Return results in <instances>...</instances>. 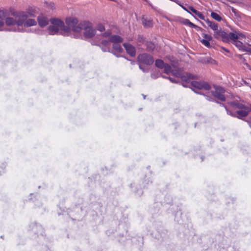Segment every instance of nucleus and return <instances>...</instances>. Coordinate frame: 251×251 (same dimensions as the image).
<instances>
[{
  "label": "nucleus",
  "mask_w": 251,
  "mask_h": 251,
  "mask_svg": "<svg viewBox=\"0 0 251 251\" xmlns=\"http://www.w3.org/2000/svg\"><path fill=\"white\" fill-rule=\"evenodd\" d=\"M211 16L213 19L218 22L222 20L221 16L219 14L213 11L211 13Z\"/></svg>",
  "instance_id": "22"
},
{
  "label": "nucleus",
  "mask_w": 251,
  "mask_h": 251,
  "mask_svg": "<svg viewBox=\"0 0 251 251\" xmlns=\"http://www.w3.org/2000/svg\"><path fill=\"white\" fill-rule=\"evenodd\" d=\"M38 21L39 25L41 27H44L49 24L48 19L42 15L38 17Z\"/></svg>",
  "instance_id": "18"
},
{
  "label": "nucleus",
  "mask_w": 251,
  "mask_h": 251,
  "mask_svg": "<svg viewBox=\"0 0 251 251\" xmlns=\"http://www.w3.org/2000/svg\"><path fill=\"white\" fill-rule=\"evenodd\" d=\"M201 24L203 25V26H205L204 24L202 23V22H201Z\"/></svg>",
  "instance_id": "45"
},
{
  "label": "nucleus",
  "mask_w": 251,
  "mask_h": 251,
  "mask_svg": "<svg viewBox=\"0 0 251 251\" xmlns=\"http://www.w3.org/2000/svg\"><path fill=\"white\" fill-rule=\"evenodd\" d=\"M144 0L146 1L147 2H149L148 0Z\"/></svg>",
  "instance_id": "51"
},
{
  "label": "nucleus",
  "mask_w": 251,
  "mask_h": 251,
  "mask_svg": "<svg viewBox=\"0 0 251 251\" xmlns=\"http://www.w3.org/2000/svg\"><path fill=\"white\" fill-rule=\"evenodd\" d=\"M194 91L195 93H197V94H201V93H200V92L199 91H197V90H194Z\"/></svg>",
  "instance_id": "40"
},
{
  "label": "nucleus",
  "mask_w": 251,
  "mask_h": 251,
  "mask_svg": "<svg viewBox=\"0 0 251 251\" xmlns=\"http://www.w3.org/2000/svg\"><path fill=\"white\" fill-rule=\"evenodd\" d=\"M49 6L52 9L54 8V5L53 3H50V4H49Z\"/></svg>",
  "instance_id": "35"
},
{
  "label": "nucleus",
  "mask_w": 251,
  "mask_h": 251,
  "mask_svg": "<svg viewBox=\"0 0 251 251\" xmlns=\"http://www.w3.org/2000/svg\"><path fill=\"white\" fill-rule=\"evenodd\" d=\"M8 16L7 12L5 10H0V31L3 30V26L4 25V20H6ZM12 18H14L13 16Z\"/></svg>",
  "instance_id": "14"
},
{
  "label": "nucleus",
  "mask_w": 251,
  "mask_h": 251,
  "mask_svg": "<svg viewBox=\"0 0 251 251\" xmlns=\"http://www.w3.org/2000/svg\"><path fill=\"white\" fill-rule=\"evenodd\" d=\"M32 230L36 234L43 235L44 229L42 226L35 224L32 225Z\"/></svg>",
  "instance_id": "20"
},
{
  "label": "nucleus",
  "mask_w": 251,
  "mask_h": 251,
  "mask_svg": "<svg viewBox=\"0 0 251 251\" xmlns=\"http://www.w3.org/2000/svg\"><path fill=\"white\" fill-rule=\"evenodd\" d=\"M143 97H144V99H145V98H146V96L143 95Z\"/></svg>",
  "instance_id": "50"
},
{
  "label": "nucleus",
  "mask_w": 251,
  "mask_h": 251,
  "mask_svg": "<svg viewBox=\"0 0 251 251\" xmlns=\"http://www.w3.org/2000/svg\"><path fill=\"white\" fill-rule=\"evenodd\" d=\"M191 86L195 89L200 90L204 89L205 90H209L210 89V86L206 82L203 81H193L191 83Z\"/></svg>",
  "instance_id": "10"
},
{
  "label": "nucleus",
  "mask_w": 251,
  "mask_h": 251,
  "mask_svg": "<svg viewBox=\"0 0 251 251\" xmlns=\"http://www.w3.org/2000/svg\"><path fill=\"white\" fill-rule=\"evenodd\" d=\"M181 23L186 25V26H188L190 27H192V26H193V23H192V22H191L188 19H182V21H181Z\"/></svg>",
  "instance_id": "26"
},
{
  "label": "nucleus",
  "mask_w": 251,
  "mask_h": 251,
  "mask_svg": "<svg viewBox=\"0 0 251 251\" xmlns=\"http://www.w3.org/2000/svg\"><path fill=\"white\" fill-rule=\"evenodd\" d=\"M247 51L250 52L251 53V48H249Z\"/></svg>",
  "instance_id": "42"
},
{
  "label": "nucleus",
  "mask_w": 251,
  "mask_h": 251,
  "mask_svg": "<svg viewBox=\"0 0 251 251\" xmlns=\"http://www.w3.org/2000/svg\"><path fill=\"white\" fill-rule=\"evenodd\" d=\"M223 50H225L227 52H229V51H228L227 49H225V48H223Z\"/></svg>",
  "instance_id": "43"
},
{
  "label": "nucleus",
  "mask_w": 251,
  "mask_h": 251,
  "mask_svg": "<svg viewBox=\"0 0 251 251\" xmlns=\"http://www.w3.org/2000/svg\"><path fill=\"white\" fill-rule=\"evenodd\" d=\"M184 9L187 11L188 13L192 14V15L196 19V17H198L201 20H205V16L202 14L201 12L197 10L192 6H190L188 8V9L186 8Z\"/></svg>",
  "instance_id": "11"
},
{
  "label": "nucleus",
  "mask_w": 251,
  "mask_h": 251,
  "mask_svg": "<svg viewBox=\"0 0 251 251\" xmlns=\"http://www.w3.org/2000/svg\"><path fill=\"white\" fill-rule=\"evenodd\" d=\"M138 59L139 62L148 65L152 64L154 62L153 57L147 53L139 54L138 56Z\"/></svg>",
  "instance_id": "7"
},
{
  "label": "nucleus",
  "mask_w": 251,
  "mask_h": 251,
  "mask_svg": "<svg viewBox=\"0 0 251 251\" xmlns=\"http://www.w3.org/2000/svg\"><path fill=\"white\" fill-rule=\"evenodd\" d=\"M202 36L203 37V39L200 40L201 43L207 48H210L211 45L209 41L212 40L211 35L203 32L202 33Z\"/></svg>",
  "instance_id": "12"
},
{
  "label": "nucleus",
  "mask_w": 251,
  "mask_h": 251,
  "mask_svg": "<svg viewBox=\"0 0 251 251\" xmlns=\"http://www.w3.org/2000/svg\"><path fill=\"white\" fill-rule=\"evenodd\" d=\"M142 23L145 27H151L153 25L152 21L147 19H143Z\"/></svg>",
  "instance_id": "21"
},
{
  "label": "nucleus",
  "mask_w": 251,
  "mask_h": 251,
  "mask_svg": "<svg viewBox=\"0 0 251 251\" xmlns=\"http://www.w3.org/2000/svg\"><path fill=\"white\" fill-rule=\"evenodd\" d=\"M232 12H233L235 14V15H236V16L237 15L238 11L236 9H235L234 8H232Z\"/></svg>",
  "instance_id": "34"
},
{
  "label": "nucleus",
  "mask_w": 251,
  "mask_h": 251,
  "mask_svg": "<svg viewBox=\"0 0 251 251\" xmlns=\"http://www.w3.org/2000/svg\"><path fill=\"white\" fill-rule=\"evenodd\" d=\"M83 24L84 26L83 29H84V35L85 37L92 38L96 34V30L91 26L90 25V24L84 22Z\"/></svg>",
  "instance_id": "8"
},
{
  "label": "nucleus",
  "mask_w": 251,
  "mask_h": 251,
  "mask_svg": "<svg viewBox=\"0 0 251 251\" xmlns=\"http://www.w3.org/2000/svg\"><path fill=\"white\" fill-rule=\"evenodd\" d=\"M205 97H206V99L207 100H209V101H213V100H213V98H212V97H210V96H208V95H205Z\"/></svg>",
  "instance_id": "33"
},
{
  "label": "nucleus",
  "mask_w": 251,
  "mask_h": 251,
  "mask_svg": "<svg viewBox=\"0 0 251 251\" xmlns=\"http://www.w3.org/2000/svg\"><path fill=\"white\" fill-rule=\"evenodd\" d=\"M179 76L183 81L189 82L191 79H193L195 78L194 75L190 73H187L184 75H179Z\"/></svg>",
  "instance_id": "19"
},
{
  "label": "nucleus",
  "mask_w": 251,
  "mask_h": 251,
  "mask_svg": "<svg viewBox=\"0 0 251 251\" xmlns=\"http://www.w3.org/2000/svg\"><path fill=\"white\" fill-rule=\"evenodd\" d=\"M162 77H163V78H168V77H166V76H164V75H162Z\"/></svg>",
  "instance_id": "47"
},
{
  "label": "nucleus",
  "mask_w": 251,
  "mask_h": 251,
  "mask_svg": "<svg viewBox=\"0 0 251 251\" xmlns=\"http://www.w3.org/2000/svg\"><path fill=\"white\" fill-rule=\"evenodd\" d=\"M131 64H134V61H131Z\"/></svg>",
  "instance_id": "48"
},
{
  "label": "nucleus",
  "mask_w": 251,
  "mask_h": 251,
  "mask_svg": "<svg viewBox=\"0 0 251 251\" xmlns=\"http://www.w3.org/2000/svg\"><path fill=\"white\" fill-rule=\"evenodd\" d=\"M139 68L141 70H142L143 72H146L147 71L145 70L144 68L142 67V65H139Z\"/></svg>",
  "instance_id": "36"
},
{
  "label": "nucleus",
  "mask_w": 251,
  "mask_h": 251,
  "mask_svg": "<svg viewBox=\"0 0 251 251\" xmlns=\"http://www.w3.org/2000/svg\"><path fill=\"white\" fill-rule=\"evenodd\" d=\"M203 20L206 22L208 26L209 27H210V28H211L213 30H214V32H216L219 30V29H218V25L217 23L211 21L208 19H206L205 18V20Z\"/></svg>",
  "instance_id": "17"
},
{
  "label": "nucleus",
  "mask_w": 251,
  "mask_h": 251,
  "mask_svg": "<svg viewBox=\"0 0 251 251\" xmlns=\"http://www.w3.org/2000/svg\"><path fill=\"white\" fill-rule=\"evenodd\" d=\"M224 106V107H225L226 110L227 109V108L226 107V106Z\"/></svg>",
  "instance_id": "52"
},
{
  "label": "nucleus",
  "mask_w": 251,
  "mask_h": 251,
  "mask_svg": "<svg viewBox=\"0 0 251 251\" xmlns=\"http://www.w3.org/2000/svg\"><path fill=\"white\" fill-rule=\"evenodd\" d=\"M229 36L230 37V40L232 41V43L234 41L238 39L239 36H238V33L236 34L233 32H230L229 33Z\"/></svg>",
  "instance_id": "25"
},
{
  "label": "nucleus",
  "mask_w": 251,
  "mask_h": 251,
  "mask_svg": "<svg viewBox=\"0 0 251 251\" xmlns=\"http://www.w3.org/2000/svg\"><path fill=\"white\" fill-rule=\"evenodd\" d=\"M172 82H176V81H174V79L173 78H171V77H169L168 78Z\"/></svg>",
  "instance_id": "39"
},
{
  "label": "nucleus",
  "mask_w": 251,
  "mask_h": 251,
  "mask_svg": "<svg viewBox=\"0 0 251 251\" xmlns=\"http://www.w3.org/2000/svg\"><path fill=\"white\" fill-rule=\"evenodd\" d=\"M113 48L114 50L115 51L117 52H121L123 51V49L121 46L118 44H113Z\"/></svg>",
  "instance_id": "24"
},
{
  "label": "nucleus",
  "mask_w": 251,
  "mask_h": 251,
  "mask_svg": "<svg viewBox=\"0 0 251 251\" xmlns=\"http://www.w3.org/2000/svg\"><path fill=\"white\" fill-rule=\"evenodd\" d=\"M112 53L115 55L116 56H117V57H122V56H120V55H119L118 54H117L115 52H112Z\"/></svg>",
  "instance_id": "37"
},
{
  "label": "nucleus",
  "mask_w": 251,
  "mask_h": 251,
  "mask_svg": "<svg viewBox=\"0 0 251 251\" xmlns=\"http://www.w3.org/2000/svg\"><path fill=\"white\" fill-rule=\"evenodd\" d=\"M251 110V105L250 107H247L243 109H240L236 111V112H232L228 109H226L227 113L233 117H237L239 118L244 117L248 115L249 112Z\"/></svg>",
  "instance_id": "5"
},
{
  "label": "nucleus",
  "mask_w": 251,
  "mask_h": 251,
  "mask_svg": "<svg viewBox=\"0 0 251 251\" xmlns=\"http://www.w3.org/2000/svg\"><path fill=\"white\" fill-rule=\"evenodd\" d=\"M154 48V45H151V49H153Z\"/></svg>",
  "instance_id": "46"
},
{
  "label": "nucleus",
  "mask_w": 251,
  "mask_h": 251,
  "mask_svg": "<svg viewBox=\"0 0 251 251\" xmlns=\"http://www.w3.org/2000/svg\"><path fill=\"white\" fill-rule=\"evenodd\" d=\"M240 58H241V57H242V55H240Z\"/></svg>",
  "instance_id": "53"
},
{
  "label": "nucleus",
  "mask_w": 251,
  "mask_h": 251,
  "mask_svg": "<svg viewBox=\"0 0 251 251\" xmlns=\"http://www.w3.org/2000/svg\"><path fill=\"white\" fill-rule=\"evenodd\" d=\"M238 36H239L238 39L244 41V40H246V38L247 37L248 35H246L243 33H238Z\"/></svg>",
  "instance_id": "28"
},
{
  "label": "nucleus",
  "mask_w": 251,
  "mask_h": 251,
  "mask_svg": "<svg viewBox=\"0 0 251 251\" xmlns=\"http://www.w3.org/2000/svg\"><path fill=\"white\" fill-rule=\"evenodd\" d=\"M11 15L14 18H8L6 20V24L7 25L13 26L9 31L24 32L25 31L23 25L25 27L35 25L36 21L33 19H28L34 17V14L31 12H12Z\"/></svg>",
  "instance_id": "1"
},
{
  "label": "nucleus",
  "mask_w": 251,
  "mask_h": 251,
  "mask_svg": "<svg viewBox=\"0 0 251 251\" xmlns=\"http://www.w3.org/2000/svg\"><path fill=\"white\" fill-rule=\"evenodd\" d=\"M97 28V29L100 32H103L105 30V27L104 25L101 24L98 25Z\"/></svg>",
  "instance_id": "31"
},
{
  "label": "nucleus",
  "mask_w": 251,
  "mask_h": 251,
  "mask_svg": "<svg viewBox=\"0 0 251 251\" xmlns=\"http://www.w3.org/2000/svg\"><path fill=\"white\" fill-rule=\"evenodd\" d=\"M111 32H110V31L107 30L106 32H105L104 33H102V36L103 37H106L109 36L111 35Z\"/></svg>",
  "instance_id": "32"
},
{
  "label": "nucleus",
  "mask_w": 251,
  "mask_h": 251,
  "mask_svg": "<svg viewBox=\"0 0 251 251\" xmlns=\"http://www.w3.org/2000/svg\"><path fill=\"white\" fill-rule=\"evenodd\" d=\"M51 25L48 27L50 34L67 35L69 32V28L65 25L60 20L52 18L50 19Z\"/></svg>",
  "instance_id": "2"
},
{
  "label": "nucleus",
  "mask_w": 251,
  "mask_h": 251,
  "mask_svg": "<svg viewBox=\"0 0 251 251\" xmlns=\"http://www.w3.org/2000/svg\"><path fill=\"white\" fill-rule=\"evenodd\" d=\"M165 64L163 61L161 59H156L155 61V66L158 68L163 69Z\"/></svg>",
  "instance_id": "23"
},
{
  "label": "nucleus",
  "mask_w": 251,
  "mask_h": 251,
  "mask_svg": "<svg viewBox=\"0 0 251 251\" xmlns=\"http://www.w3.org/2000/svg\"><path fill=\"white\" fill-rule=\"evenodd\" d=\"M232 44H234L239 50L243 51H247L249 48V47L244 45L241 41L238 40L234 41Z\"/></svg>",
  "instance_id": "16"
},
{
  "label": "nucleus",
  "mask_w": 251,
  "mask_h": 251,
  "mask_svg": "<svg viewBox=\"0 0 251 251\" xmlns=\"http://www.w3.org/2000/svg\"><path fill=\"white\" fill-rule=\"evenodd\" d=\"M248 123L249 124L250 127L251 128V121H248Z\"/></svg>",
  "instance_id": "41"
},
{
  "label": "nucleus",
  "mask_w": 251,
  "mask_h": 251,
  "mask_svg": "<svg viewBox=\"0 0 251 251\" xmlns=\"http://www.w3.org/2000/svg\"><path fill=\"white\" fill-rule=\"evenodd\" d=\"M122 41L123 39L120 36L118 35H113L109 38L108 40H102L100 43V47L101 50L104 52H111L110 42L113 44H118L122 42Z\"/></svg>",
  "instance_id": "4"
},
{
  "label": "nucleus",
  "mask_w": 251,
  "mask_h": 251,
  "mask_svg": "<svg viewBox=\"0 0 251 251\" xmlns=\"http://www.w3.org/2000/svg\"><path fill=\"white\" fill-rule=\"evenodd\" d=\"M245 65L250 70H251V67L248 63H245Z\"/></svg>",
  "instance_id": "38"
},
{
  "label": "nucleus",
  "mask_w": 251,
  "mask_h": 251,
  "mask_svg": "<svg viewBox=\"0 0 251 251\" xmlns=\"http://www.w3.org/2000/svg\"><path fill=\"white\" fill-rule=\"evenodd\" d=\"M214 37L217 39H222L223 42H228L230 41L229 34L220 29L219 31L214 32Z\"/></svg>",
  "instance_id": "9"
},
{
  "label": "nucleus",
  "mask_w": 251,
  "mask_h": 251,
  "mask_svg": "<svg viewBox=\"0 0 251 251\" xmlns=\"http://www.w3.org/2000/svg\"><path fill=\"white\" fill-rule=\"evenodd\" d=\"M151 77H152V78H156V77L154 76V75H153V74H152V75H151Z\"/></svg>",
  "instance_id": "44"
},
{
  "label": "nucleus",
  "mask_w": 251,
  "mask_h": 251,
  "mask_svg": "<svg viewBox=\"0 0 251 251\" xmlns=\"http://www.w3.org/2000/svg\"><path fill=\"white\" fill-rule=\"evenodd\" d=\"M225 92V89L220 86H218L215 88L214 91L211 92V96L220 100L225 101L226 98L224 95Z\"/></svg>",
  "instance_id": "6"
},
{
  "label": "nucleus",
  "mask_w": 251,
  "mask_h": 251,
  "mask_svg": "<svg viewBox=\"0 0 251 251\" xmlns=\"http://www.w3.org/2000/svg\"><path fill=\"white\" fill-rule=\"evenodd\" d=\"M220 105H221V106H224V105L223 103H220Z\"/></svg>",
  "instance_id": "49"
},
{
  "label": "nucleus",
  "mask_w": 251,
  "mask_h": 251,
  "mask_svg": "<svg viewBox=\"0 0 251 251\" xmlns=\"http://www.w3.org/2000/svg\"><path fill=\"white\" fill-rule=\"evenodd\" d=\"M163 69H164V72L166 74H169L172 71V68L171 66L167 64H165Z\"/></svg>",
  "instance_id": "27"
},
{
  "label": "nucleus",
  "mask_w": 251,
  "mask_h": 251,
  "mask_svg": "<svg viewBox=\"0 0 251 251\" xmlns=\"http://www.w3.org/2000/svg\"><path fill=\"white\" fill-rule=\"evenodd\" d=\"M66 23L68 26L67 27L69 28V32L72 29L73 31L79 33L81 31L84 26L83 22L78 23L77 19L74 17L66 18Z\"/></svg>",
  "instance_id": "3"
},
{
  "label": "nucleus",
  "mask_w": 251,
  "mask_h": 251,
  "mask_svg": "<svg viewBox=\"0 0 251 251\" xmlns=\"http://www.w3.org/2000/svg\"><path fill=\"white\" fill-rule=\"evenodd\" d=\"M124 47H125L126 52L131 56H134L135 55L136 50L134 46L128 43H124Z\"/></svg>",
  "instance_id": "13"
},
{
  "label": "nucleus",
  "mask_w": 251,
  "mask_h": 251,
  "mask_svg": "<svg viewBox=\"0 0 251 251\" xmlns=\"http://www.w3.org/2000/svg\"><path fill=\"white\" fill-rule=\"evenodd\" d=\"M192 28H194L197 31H201L203 32L204 31V30L202 29L201 27L198 26V25L193 24V26H192Z\"/></svg>",
  "instance_id": "30"
},
{
  "label": "nucleus",
  "mask_w": 251,
  "mask_h": 251,
  "mask_svg": "<svg viewBox=\"0 0 251 251\" xmlns=\"http://www.w3.org/2000/svg\"><path fill=\"white\" fill-rule=\"evenodd\" d=\"M244 42L249 46H251V37L248 35L246 40H244Z\"/></svg>",
  "instance_id": "29"
},
{
  "label": "nucleus",
  "mask_w": 251,
  "mask_h": 251,
  "mask_svg": "<svg viewBox=\"0 0 251 251\" xmlns=\"http://www.w3.org/2000/svg\"><path fill=\"white\" fill-rule=\"evenodd\" d=\"M229 104L231 107L234 109H238L239 110L243 109L245 108L248 106L238 101H233L229 102Z\"/></svg>",
  "instance_id": "15"
}]
</instances>
